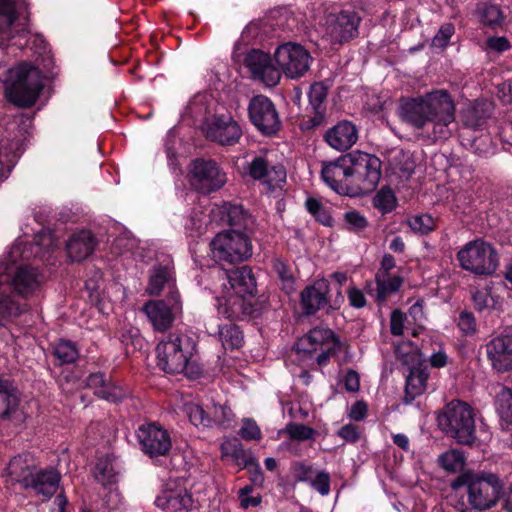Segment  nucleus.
Returning a JSON list of instances; mask_svg holds the SVG:
<instances>
[{
	"label": "nucleus",
	"mask_w": 512,
	"mask_h": 512,
	"mask_svg": "<svg viewBox=\"0 0 512 512\" xmlns=\"http://www.w3.org/2000/svg\"><path fill=\"white\" fill-rule=\"evenodd\" d=\"M188 179L190 185L198 192L209 194L222 188L226 174L214 161L196 159L189 166Z\"/></svg>",
	"instance_id": "10"
},
{
	"label": "nucleus",
	"mask_w": 512,
	"mask_h": 512,
	"mask_svg": "<svg viewBox=\"0 0 512 512\" xmlns=\"http://www.w3.org/2000/svg\"><path fill=\"white\" fill-rule=\"evenodd\" d=\"M330 346H339L334 333L328 328L317 327L310 330L296 343V351L300 355H313L322 349H330Z\"/></svg>",
	"instance_id": "21"
},
{
	"label": "nucleus",
	"mask_w": 512,
	"mask_h": 512,
	"mask_svg": "<svg viewBox=\"0 0 512 512\" xmlns=\"http://www.w3.org/2000/svg\"><path fill=\"white\" fill-rule=\"evenodd\" d=\"M323 180L337 193L350 195V153L322 168Z\"/></svg>",
	"instance_id": "20"
},
{
	"label": "nucleus",
	"mask_w": 512,
	"mask_h": 512,
	"mask_svg": "<svg viewBox=\"0 0 512 512\" xmlns=\"http://www.w3.org/2000/svg\"><path fill=\"white\" fill-rule=\"evenodd\" d=\"M218 214L223 223L231 226L242 227L246 226L248 222V216L240 205L224 203L219 206Z\"/></svg>",
	"instance_id": "33"
},
{
	"label": "nucleus",
	"mask_w": 512,
	"mask_h": 512,
	"mask_svg": "<svg viewBox=\"0 0 512 512\" xmlns=\"http://www.w3.org/2000/svg\"><path fill=\"white\" fill-rule=\"evenodd\" d=\"M279 72L282 71L288 78L302 77L310 68L312 57L301 45L285 43L279 46L274 53Z\"/></svg>",
	"instance_id": "12"
},
{
	"label": "nucleus",
	"mask_w": 512,
	"mask_h": 512,
	"mask_svg": "<svg viewBox=\"0 0 512 512\" xmlns=\"http://www.w3.org/2000/svg\"><path fill=\"white\" fill-rule=\"evenodd\" d=\"M253 491V487L248 485L239 490V500L241 507L247 509L249 507H255L260 504L261 497L258 496H250V493Z\"/></svg>",
	"instance_id": "59"
},
{
	"label": "nucleus",
	"mask_w": 512,
	"mask_h": 512,
	"mask_svg": "<svg viewBox=\"0 0 512 512\" xmlns=\"http://www.w3.org/2000/svg\"><path fill=\"white\" fill-rule=\"evenodd\" d=\"M156 332H166L182 314V303L178 291H170L168 302L149 300L141 308Z\"/></svg>",
	"instance_id": "9"
},
{
	"label": "nucleus",
	"mask_w": 512,
	"mask_h": 512,
	"mask_svg": "<svg viewBox=\"0 0 512 512\" xmlns=\"http://www.w3.org/2000/svg\"><path fill=\"white\" fill-rule=\"evenodd\" d=\"M286 434L291 440L306 441L314 440L317 434L316 430L300 423H289L281 431Z\"/></svg>",
	"instance_id": "43"
},
{
	"label": "nucleus",
	"mask_w": 512,
	"mask_h": 512,
	"mask_svg": "<svg viewBox=\"0 0 512 512\" xmlns=\"http://www.w3.org/2000/svg\"><path fill=\"white\" fill-rule=\"evenodd\" d=\"M185 411L195 426H229L234 419L231 409L225 405L211 404L206 408L196 403H189Z\"/></svg>",
	"instance_id": "13"
},
{
	"label": "nucleus",
	"mask_w": 512,
	"mask_h": 512,
	"mask_svg": "<svg viewBox=\"0 0 512 512\" xmlns=\"http://www.w3.org/2000/svg\"><path fill=\"white\" fill-rule=\"evenodd\" d=\"M137 438L142 451L150 457L166 455L172 447L168 431L155 423L141 425Z\"/></svg>",
	"instance_id": "14"
},
{
	"label": "nucleus",
	"mask_w": 512,
	"mask_h": 512,
	"mask_svg": "<svg viewBox=\"0 0 512 512\" xmlns=\"http://www.w3.org/2000/svg\"><path fill=\"white\" fill-rule=\"evenodd\" d=\"M373 205L381 213L391 212L396 207V197L388 187H383L373 198Z\"/></svg>",
	"instance_id": "46"
},
{
	"label": "nucleus",
	"mask_w": 512,
	"mask_h": 512,
	"mask_svg": "<svg viewBox=\"0 0 512 512\" xmlns=\"http://www.w3.org/2000/svg\"><path fill=\"white\" fill-rule=\"evenodd\" d=\"M19 399L8 380H0V418L8 419L18 410Z\"/></svg>",
	"instance_id": "31"
},
{
	"label": "nucleus",
	"mask_w": 512,
	"mask_h": 512,
	"mask_svg": "<svg viewBox=\"0 0 512 512\" xmlns=\"http://www.w3.org/2000/svg\"><path fill=\"white\" fill-rule=\"evenodd\" d=\"M466 486L468 502L476 510L494 506L502 488L499 479L493 474L468 477Z\"/></svg>",
	"instance_id": "11"
},
{
	"label": "nucleus",
	"mask_w": 512,
	"mask_h": 512,
	"mask_svg": "<svg viewBox=\"0 0 512 512\" xmlns=\"http://www.w3.org/2000/svg\"><path fill=\"white\" fill-rule=\"evenodd\" d=\"M273 267L282 282V287L285 292L287 294L293 292L295 290L294 276L286 263L280 259H275L273 262Z\"/></svg>",
	"instance_id": "47"
},
{
	"label": "nucleus",
	"mask_w": 512,
	"mask_h": 512,
	"mask_svg": "<svg viewBox=\"0 0 512 512\" xmlns=\"http://www.w3.org/2000/svg\"><path fill=\"white\" fill-rule=\"evenodd\" d=\"M409 226L415 232L426 234L434 229V220L429 214L416 215L409 219Z\"/></svg>",
	"instance_id": "50"
},
{
	"label": "nucleus",
	"mask_w": 512,
	"mask_h": 512,
	"mask_svg": "<svg viewBox=\"0 0 512 512\" xmlns=\"http://www.w3.org/2000/svg\"><path fill=\"white\" fill-rule=\"evenodd\" d=\"M459 329L466 335H473L476 332V321L472 313L463 311L458 319Z\"/></svg>",
	"instance_id": "56"
},
{
	"label": "nucleus",
	"mask_w": 512,
	"mask_h": 512,
	"mask_svg": "<svg viewBox=\"0 0 512 512\" xmlns=\"http://www.w3.org/2000/svg\"><path fill=\"white\" fill-rule=\"evenodd\" d=\"M338 435L347 442L354 443L359 437L360 433L358 428L353 424L344 425L339 431Z\"/></svg>",
	"instance_id": "62"
},
{
	"label": "nucleus",
	"mask_w": 512,
	"mask_h": 512,
	"mask_svg": "<svg viewBox=\"0 0 512 512\" xmlns=\"http://www.w3.org/2000/svg\"><path fill=\"white\" fill-rule=\"evenodd\" d=\"M486 356L493 370L505 373L512 370V335L492 338L486 345Z\"/></svg>",
	"instance_id": "18"
},
{
	"label": "nucleus",
	"mask_w": 512,
	"mask_h": 512,
	"mask_svg": "<svg viewBox=\"0 0 512 512\" xmlns=\"http://www.w3.org/2000/svg\"><path fill=\"white\" fill-rule=\"evenodd\" d=\"M454 33V27L451 24L441 26L438 33L432 40V45L437 48H444L447 46L451 36Z\"/></svg>",
	"instance_id": "57"
},
{
	"label": "nucleus",
	"mask_w": 512,
	"mask_h": 512,
	"mask_svg": "<svg viewBox=\"0 0 512 512\" xmlns=\"http://www.w3.org/2000/svg\"><path fill=\"white\" fill-rule=\"evenodd\" d=\"M43 64L32 65L21 61L7 71L4 80L5 96L13 104L30 107L38 99L43 88V73L49 72L53 59L47 56Z\"/></svg>",
	"instance_id": "2"
},
{
	"label": "nucleus",
	"mask_w": 512,
	"mask_h": 512,
	"mask_svg": "<svg viewBox=\"0 0 512 512\" xmlns=\"http://www.w3.org/2000/svg\"><path fill=\"white\" fill-rule=\"evenodd\" d=\"M343 217L346 228L350 231L359 232L365 229L368 225V221L365 216L356 210L347 211Z\"/></svg>",
	"instance_id": "51"
},
{
	"label": "nucleus",
	"mask_w": 512,
	"mask_h": 512,
	"mask_svg": "<svg viewBox=\"0 0 512 512\" xmlns=\"http://www.w3.org/2000/svg\"><path fill=\"white\" fill-rule=\"evenodd\" d=\"M36 472L35 460L30 455L14 457L6 468V476L12 483H19L28 488L32 477Z\"/></svg>",
	"instance_id": "25"
},
{
	"label": "nucleus",
	"mask_w": 512,
	"mask_h": 512,
	"mask_svg": "<svg viewBox=\"0 0 512 512\" xmlns=\"http://www.w3.org/2000/svg\"><path fill=\"white\" fill-rule=\"evenodd\" d=\"M165 285L168 286L171 291H176L174 289V277L172 273L165 268H158L154 270L153 274L150 276L146 291L149 295H159Z\"/></svg>",
	"instance_id": "37"
},
{
	"label": "nucleus",
	"mask_w": 512,
	"mask_h": 512,
	"mask_svg": "<svg viewBox=\"0 0 512 512\" xmlns=\"http://www.w3.org/2000/svg\"><path fill=\"white\" fill-rule=\"evenodd\" d=\"M95 242L90 232L82 231L74 235L67 244L69 257L74 261L86 259L94 250Z\"/></svg>",
	"instance_id": "28"
},
{
	"label": "nucleus",
	"mask_w": 512,
	"mask_h": 512,
	"mask_svg": "<svg viewBox=\"0 0 512 512\" xmlns=\"http://www.w3.org/2000/svg\"><path fill=\"white\" fill-rule=\"evenodd\" d=\"M94 475L103 485L114 482L117 470L113 460L109 457L100 458L96 463Z\"/></svg>",
	"instance_id": "42"
},
{
	"label": "nucleus",
	"mask_w": 512,
	"mask_h": 512,
	"mask_svg": "<svg viewBox=\"0 0 512 512\" xmlns=\"http://www.w3.org/2000/svg\"><path fill=\"white\" fill-rule=\"evenodd\" d=\"M474 411L465 402L448 403L438 415L440 428L458 443L471 445L475 440Z\"/></svg>",
	"instance_id": "4"
},
{
	"label": "nucleus",
	"mask_w": 512,
	"mask_h": 512,
	"mask_svg": "<svg viewBox=\"0 0 512 512\" xmlns=\"http://www.w3.org/2000/svg\"><path fill=\"white\" fill-rule=\"evenodd\" d=\"M350 196L372 192L381 178V161L362 151L350 153Z\"/></svg>",
	"instance_id": "6"
},
{
	"label": "nucleus",
	"mask_w": 512,
	"mask_h": 512,
	"mask_svg": "<svg viewBox=\"0 0 512 512\" xmlns=\"http://www.w3.org/2000/svg\"><path fill=\"white\" fill-rule=\"evenodd\" d=\"M299 480L309 481L310 485L321 495H328L330 492V476L326 472H314L311 468L303 467Z\"/></svg>",
	"instance_id": "38"
},
{
	"label": "nucleus",
	"mask_w": 512,
	"mask_h": 512,
	"mask_svg": "<svg viewBox=\"0 0 512 512\" xmlns=\"http://www.w3.org/2000/svg\"><path fill=\"white\" fill-rule=\"evenodd\" d=\"M324 138L333 149L346 151L357 142L358 133L356 127L351 122L341 121L330 128Z\"/></svg>",
	"instance_id": "23"
},
{
	"label": "nucleus",
	"mask_w": 512,
	"mask_h": 512,
	"mask_svg": "<svg viewBox=\"0 0 512 512\" xmlns=\"http://www.w3.org/2000/svg\"><path fill=\"white\" fill-rule=\"evenodd\" d=\"M305 206L310 214H312L319 222L324 225H331L332 218L324 208L321 201L316 198H308Z\"/></svg>",
	"instance_id": "49"
},
{
	"label": "nucleus",
	"mask_w": 512,
	"mask_h": 512,
	"mask_svg": "<svg viewBox=\"0 0 512 512\" xmlns=\"http://www.w3.org/2000/svg\"><path fill=\"white\" fill-rule=\"evenodd\" d=\"M487 47L497 53H502L511 48L510 42L506 37H489L487 39Z\"/></svg>",
	"instance_id": "61"
},
{
	"label": "nucleus",
	"mask_w": 512,
	"mask_h": 512,
	"mask_svg": "<svg viewBox=\"0 0 512 512\" xmlns=\"http://www.w3.org/2000/svg\"><path fill=\"white\" fill-rule=\"evenodd\" d=\"M267 161L262 157H256L250 164L249 174L252 178L257 180H265L266 177L271 176V172Z\"/></svg>",
	"instance_id": "53"
},
{
	"label": "nucleus",
	"mask_w": 512,
	"mask_h": 512,
	"mask_svg": "<svg viewBox=\"0 0 512 512\" xmlns=\"http://www.w3.org/2000/svg\"><path fill=\"white\" fill-rule=\"evenodd\" d=\"M405 315L401 311H393L390 319L391 333L400 336L404 332Z\"/></svg>",
	"instance_id": "60"
},
{
	"label": "nucleus",
	"mask_w": 512,
	"mask_h": 512,
	"mask_svg": "<svg viewBox=\"0 0 512 512\" xmlns=\"http://www.w3.org/2000/svg\"><path fill=\"white\" fill-rule=\"evenodd\" d=\"M472 300L475 308L479 311L489 309H500L502 301L500 297L494 295L488 287L477 289L472 294Z\"/></svg>",
	"instance_id": "39"
},
{
	"label": "nucleus",
	"mask_w": 512,
	"mask_h": 512,
	"mask_svg": "<svg viewBox=\"0 0 512 512\" xmlns=\"http://www.w3.org/2000/svg\"><path fill=\"white\" fill-rule=\"evenodd\" d=\"M344 385L348 392H357L360 387L358 373L354 370H349L344 376Z\"/></svg>",
	"instance_id": "63"
},
{
	"label": "nucleus",
	"mask_w": 512,
	"mask_h": 512,
	"mask_svg": "<svg viewBox=\"0 0 512 512\" xmlns=\"http://www.w3.org/2000/svg\"><path fill=\"white\" fill-rule=\"evenodd\" d=\"M43 282L42 275L37 269L25 265L17 268L12 285L16 292L22 296H28L35 293Z\"/></svg>",
	"instance_id": "26"
},
{
	"label": "nucleus",
	"mask_w": 512,
	"mask_h": 512,
	"mask_svg": "<svg viewBox=\"0 0 512 512\" xmlns=\"http://www.w3.org/2000/svg\"><path fill=\"white\" fill-rule=\"evenodd\" d=\"M210 251L215 261L238 263L252 256V243L246 234L232 229L216 234L210 242Z\"/></svg>",
	"instance_id": "7"
},
{
	"label": "nucleus",
	"mask_w": 512,
	"mask_h": 512,
	"mask_svg": "<svg viewBox=\"0 0 512 512\" xmlns=\"http://www.w3.org/2000/svg\"><path fill=\"white\" fill-rule=\"evenodd\" d=\"M222 456L230 459L240 469L255 465L254 457L246 452L243 445L237 440H226L221 445Z\"/></svg>",
	"instance_id": "30"
},
{
	"label": "nucleus",
	"mask_w": 512,
	"mask_h": 512,
	"mask_svg": "<svg viewBox=\"0 0 512 512\" xmlns=\"http://www.w3.org/2000/svg\"><path fill=\"white\" fill-rule=\"evenodd\" d=\"M398 115L402 122L432 140L446 139L449 126L456 120V103L446 89L400 100Z\"/></svg>",
	"instance_id": "1"
},
{
	"label": "nucleus",
	"mask_w": 512,
	"mask_h": 512,
	"mask_svg": "<svg viewBox=\"0 0 512 512\" xmlns=\"http://www.w3.org/2000/svg\"><path fill=\"white\" fill-rule=\"evenodd\" d=\"M396 357L410 369L422 365L423 359L419 349L410 341H403L396 346Z\"/></svg>",
	"instance_id": "34"
},
{
	"label": "nucleus",
	"mask_w": 512,
	"mask_h": 512,
	"mask_svg": "<svg viewBox=\"0 0 512 512\" xmlns=\"http://www.w3.org/2000/svg\"><path fill=\"white\" fill-rule=\"evenodd\" d=\"M402 282L403 279L399 275L377 273V299L379 301H385L389 295L399 290V288L402 285Z\"/></svg>",
	"instance_id": "35"
},
{
	"label": "nucleus",
	"mask_w": 512,
	"mask_h": 512,
	"mask_svg": "<svg viewBox=\"0 0 512 512\" xmlns=\"http://www.w3.org/2000/svg\"><path fill=\"white\" fill-rule=\"evenodd\" d=\"M438 464L449 473H456L463 469L465 465L464 455L456 449L448 450L438 457Z\"/></svg>",
	"instance_id": "40"
},
{
	"label": "nucleus",
	"mask_w": 512,
	"mask_h": 512,
	"mask_svg": "<svg viewBox=\"0 0 512 512\" xmlns=\"http://www.w3.org/2000/svg\"><path fill=\"white\" fill-rule=\"evenodd\" d=\"M428 372L426 368L414 367L406 379L405 400L411 402L417 396L422 395L427 389Z\"/></svg>",
	"instance_id": "29"
},
{
	"label": "nucleus",
	"mask_w": 512,
	"mask_h": 512,
	"mask_svg": "<svg viewBox=\"0 0 512 512\" xmlns=\"http://www.w3.org/2000/svg\"><path fill=\"white\" fill-rule=\"evenodd\" d=\"M55 356L62 363H72L78 358V350L75 345L66 340H60L54 348Z\"/></svg>",
	"instance_id": "48"
},
{
	"label": "nucleus",
	"mask_w": 512,
	"mask_h": 512,
	"mask_svg": "<svg viewBox=\"0 0 512 512\" xmlns=\"http://www.w3.org/2000/svg\"><path fill=\"white\" fill-rule=\"evenodd\" d=\"M203 131L206 138L221 145H233L238 142L242 130L230 115H216L205 122Z\"/></svg>",
	"instance_id": "15"
},
{
	"label": "nucleus",
	"mask_w": 512,
	"mask_h": 512,
	"mask_svg": "<svg viewBox=\"0 0 512 512\" xmlns=\"http://www.w3.org/2000/svg\"><path fill=\"white\" fill-rule=\"evenodd\" d=\"M195 342L184 334H170L157 344V365L170 374L182 373L195 352Z\"/></svg>",
	"instance_id": "5"
},
{
	"label": "nucleus",
	"mask_w": 512,
	"mask_h": 512,
	"mask_svg": "<svg viewBox=\"0 0 512 512\" xmlns=\"http://www.w3.org/2000/svg\"><path fill=\"white\" fill-rule=\"evenodd\" d=\"M457 258L463 269L476 275H492L499 265L495 248L482 240L467 243L458 252Z\"/></svg>",
	"instance_id": "8"
},
{
	"label": "nucleus",
	"mask_w": 512,
	"mask_h": 512,
	"mask_svg": "<svg viewBox=\"0 0 512 512\" xmlns=\"http://www.w3.org/2000/svg\"><path fill=\"white\" fill-rule=\"evenodd\" d=\"M478 12L484 24L498 26L503 22V13L500 8L492 3H482L478 6Z\"/></svg>",
	"instance_id": "44"
},
{
	"label": "nucleus",
	"mask_w": 512,
	"mask_h": 512,
	"mask_svg": "<svg viewBox=\"0 0 512 512\" xmlns=\"http://www.w3.org/2000/svg\"><path fill=\"white\" fill-rule=\"evenodd\" d=\"M245 65L254 79L262 81L267 86H275L280 81L279 69L271 63L270 56L262 51L249 52L245 58Z\"/></svg>",
	"instance_id": "19"
},
{
	"label": "nucleus",
	"mask_w": 512,
	"mask_h": 512,
	"mask_svg": "<svg viewBox=\"0 0 512 512\" xmlns=\"http://www.w3.org/2000/svg\"><path fill=\"white\" fill-rule=\"evenodd\" d=\"M349 302L353 307L362 308L366 304V300L362 291L356 288H350L348 291Z\"/></svg>",
	"instance_id": "64"
},
{
	"label": "nucleus",
	"mask_w": 512,
	"mask_h": 512,
	"mask_svg": "<svg viewBox=\"0 0 512 512\" xmlns=\"http://www.w3.org/2000/svg\"><path fill=\"white\" fill-rule=\"evenodd\" d=\"M155 503L166 512H188L193 500L182 482L169 481Z\"/></svg>",
	"instance_id": "17"
},
{
	"label": "nucleus",
	"mask_w": 512,
	"mask_h": 512,
	"mask_svg": "<svg viewBox=\"0 0 512 512\" xmlns=\"http://www.w3.org/2000/svg\"><path fill=\"white\" fill-rule=\"evenodd\" d=\"M239 435L244 440H260L262 437L259 426L253 419L250 418L243 420L242 427L239 430Z\"/></svg>",
	"instance_id": "54"
},
{
	"label": "nucleus",
	"mask_w": 512,
	"mask_h": 512,
	"mask_svg": "<svg viewBox=\"0 0 512 512\" xmlns=\"http://www.w3.org/2000/svg\"><path fill=\"white\" fill-rule=\"evenodd\" d=\"M59 482L60 474L54 469L36 471L28 484V488H32L36 494L48 499L56 493Z\"/></svg>",
	"instance_id": "27"
},
{
	"label": "nucleus",
	"mask_w": 512,
	"mask_h": 512,
	"mask_svg": "<svg viewBox=\"0 0 512 512\" xmlns=\"http://www.w3.org/2000/svg\"><path fill=\"white\" fill-rule=\"evenodd\" d=\"M327 86L322 82L314 83L308 93L310 104L318 111L327 97Z\"/></svg>",
	"instance_id": "52"
},
{
	"label": "nucleus",
	"mask_w": 512,
	"mask_h": 512,
	"mask_svg": "<svg viewBox=\"0 0 512 512\" xmlns=\"http://www.w3.org/2000/svg\"><path fill=\"white\" fill-rule=\"evenodd\" d=\"M329 284L326 279H317L301 293V305L306 314H313L324 308L328 302Z\"/></svg>",
	"instance_id": "24"
},
{
	"label": "nucleus",
	"mask_w": 512,
	"mask_h": 512,
	"mask_svg": "<svg viewBox=\"0 0 512 512\" xmlns=\"http://www.w3.org/2000/svg\"><path fill=\"white\" fill-rule=\"evenodd\" d=\"M496 404L500 417L505 422L512 424V391L502 388L497 394Z\"/></svg>",
	"instance_id": "45"
},
{
	"label": "nucleus",
	"mask_w": 512,
	"mask_h": 512,
	"mask_svg": "<svg viewBox=\"0 0 512 512\" xmlns=\"http://www.w3.org/2000/svg\"><path fill=\"white\" fill-rule=\"evenodd\" d=\"M96 395L110 402H118L124 397V392L121 388L108 383L104 388L97 390Z\"/></svg>",
	"instance_id": "55"
},
{
	"label": "nucleus",
	"mask_w": 512,
	"mask_h": 512,
	"mask_svg": "<svg viewBox=\"0 0 512 512\" xmlns=\"http://www.w3.org/2000/svg\"><path fill=\"white\" fill-rule=\"evenodd\" d=\"M488 104L476 103L468 108L464 113V124L470 128L480 127L486 117H488Z\"/></svg>",
	"instance_id": "41"
},
{
	"label": "nucleus",
	"mask_w": 512,
	"mask_h": 512,
	"mask_svg": "<svg viewBox=\"0 0 512 512\" xmlns=\"http://www.w3.org/2000/svg\"><path fill=\"white\" fill-rule=\"evenodd\" d=\"M359 18L354 12H340L330 15L327 21V33L331 40L342 43L352 39L357 34Z\"/></svg>",
	"instance_id": "22"
},
{
	"label": "nucleus",
	"mask_w": 512,
	"mask_h": 512,
	"mask_svg": "<svg viewBox=\"0 0 512 512\" xmlns=\"http://www.w3.org/2000/svg\"><path fill=\"white\" fill-rule=\"evenodd\" d=\"M249 116L252 123L263 134L272 135L280 127V120L275 106L265 96H256L251 100Z\"/></svg>",
	"instance_id": "16"
},
{
	"label": "nucleus",
	"mask_w": 512,
	"mask_h": 512,
	"mask_svg": "<svg viewBox=\"0 0 512 512\" xmlns=\"http://www.w3.org/2000/svg\"><path fill=\"white\" fill-rule=\"evenodd\" d=\"M268 172H271V176L266 177L264 183L267 184L269 188L280 186L286 179V172L283 166H272Z\"/></svg>",
	"instance_id": "58"
},
{
	"label": "nucleus",
	"mask_w": 512,
	"mask_h": 512,
	"mask_svg": "<svg viewBox=\"0 0 512 512\" xmlns=\"http://www.w3.org/2000/svg\"><path fill=\"white\" fill-rule=\"evenodd\" d=\"M214 335L218 337L225 349H238L244 342L242 331L233 323L219 325Z\"/></svg>",
	"instance_id": "32"
},
{
	"label": "nucleus",
	"mask_w": 512,
	"mask_h": 512,
	"mask_svg": "<svg viewBox=\"0 0 512 512\" xmlns=\"http://www.w3.org/2000/svg\"><path fill=\"white\" fill-rule=\"evenodd\" d=\"M222 283V292L217 297V310L230 320H238L252 312L248 298L256 291V280L252 270L242 266L228 272Z\"/></svg>",
	"instance_id": "3"
},
{
	"label": "nucleus",
	"mask_w": 512,
	"mask_h": 512,
	"mask_svg": "<svg viewBox=\"0 0 512 512\" xmlns=\"http://www.w3.org/2000/svg\"><path fill=\"white\" fill-rule=\"evenodd\" d=\"M25 0H0V32L7 31L18 18V10Z\"/></svg>",
	"instance_id": "36"
}]
</instances>
